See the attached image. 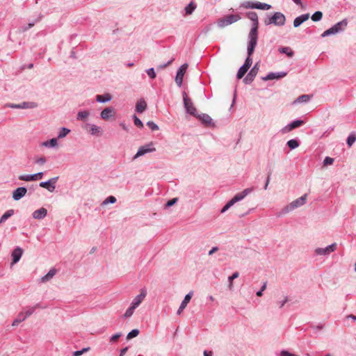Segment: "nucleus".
<instances>
[{"label": "nucleus", "mask_w": 356, "mask_h": 356, "mask_svg": "<svg viewBox=\"0 0 356 356\" xmlns=\"http://www.w3.org/2000/svg\"><path fill=\"white\" fill-rule=\"evenodd\" d=\"M246 17L252 22V27L248 33V42L247 47V58L243 65L250 68L252 64L251 56L254 52L258 41L259 18L256 12L249 11L245 13Z\"/></svg>", "instance_id": "obj_1"}, {"label": "nucleus", "mask_w": 356, "mask_h": 356, "mask_svg": "<svg viewBox=\"0 0 356 356\" xmlns=\"http://www.w3.org/2000/svg\"><path fill=\"white\" fill-rule=\"evenodd\" d=\"M265 26L274 25L275 26H283L286 24V17L281 12L268 13L264 19Z\"/></svg>", "instance_id": "obj_2"}, {"label": "nucleus", "mask_w": 356, "mask_h": 356, "mask_svg": "<svg viewBox=\"0 0 356 356\" xmlns=\"http://www.w3.org/2000/svg\"><path fill=\"white\" fill-rule=\"evenodd\" d=\"M307 194L305 193L303 195H302L300 197L293 200L290 204L284 207L281 211L280 212L279 216H283L286 214L287 213L300 207L301 206L304 205L306 203Z\"/></svg>", "instance_id": "obj_3"}, {"label": "nucleus", "mask_w": 356, "mask_h": 356, "mask_svg": "<svg viewBox=\"0 0 356 356\" xmlns=\"http://www.w3.org/2000/svg\"><path fill=\"white\" fill-rule=\"evenodd\" d=\"M239 19H241V17L238 15H227L222 18H220L218 20L217 24L219 27L224 28L228 25L238 22Z\"/></svg>", "instance_id": "obj_4"}, {"label": "nucleus", "mask_w": 356, "mask_h": 356, "mask_svg": "<svg viewBox=\"0 0 356 356\" xmlns=\"http://www.w3.org/2000/svg\"><path fill=\"white\" fill-rule=\"evenodd\" d=\"M183 101L186 112L195 117V115H196L197 113V111L194 106L192 100L188 97L185 91L183 92Z\"/></svg>", "instance_id": "obj_5"}, {"label": "nucleus", "mask_w": 356, "mask_h": 356, "mask_svg": "<svg viewBox=\"0 0 356 356\" xmlns=\"http://www.w3.org/2000/svg\"><path fill=\"white\" fill-rule=\"evenodd\" d=\"M156 151V149L154 146V143L152 142L145 144L140 147L136 152V154L134 156V159H136L140 156L145 155L147 153H150Z\"/></svg>", "instance_id": "obj_6"}, {"label": "nucleus", "mask_w": 356, "mask_h": 356, "mask_svg": "<svg viewBox=\"0 0 356 356\" xmlns=\"http://www.w3.org/2000/svg\"><path fill=\"white\" fill-rule=\"evenodd\" d=\"M58 177H52L47 181H41L39 186L47 189L49 192L53 193L56 189V184L58 180Z\"/></svg>", "instance_id": "obj_7"}, {"label": "nucleus", "mask_w": 356, "mask_h": 356, "mask_svg": "<svg viewBox=\"0 0 356 356\" xmlns=\"http://www.w3.org/2000/svg\"><path fill=\"white\" fill-rule=\"evenodd\" d=\"M337 249V243H333L325 248H317L314 250L316 255L328 256Z\"/></svg>", "instance_id": "obj_8"}, {"label": "nucleus", "mask_w": 356, "mask_h": 356, "mask_svg": "<svg viewBox=\"0 0 356 356\" xmlns=\"http://www.w3.org/2000/svg\"><path fill=\"white\" fill-rule=\"evenodd\" d=\"M195 118L198 119L202 124L207 127H214L215 123L213 121V119L207 113H201L198 114L197 113L196 115H195Z\"/></svg>", "instance_id": "obj_9"}, {"label": "nucleus", "mask_w": 356, "mask_h": 356, "mask_svg": "<svg viewBox=\"0 0 356 356\" xmlns=\"http://www.w3.org/2000/svg\"><path fill=\"white\" fill-rule=\"evenodd\" d=\"M259 70V63H257L249 71L246 76L243 79V81L245 84H250L254 79Z\"/></svg>", "instance_id": "obj_10"}, {"label": "nucleus", "mask_w": 356, "mask_h": 356, "mask_svg": "<svg viewBox=\"0 0 356 356\" xmlns=\"http://www.w3.org/2000/svg\"><path fill=\"white\" fill-rule=\"evenodd\" d=\"M187 68H188V64L187 63H184L183 65H181L177 70V73H176V76H175V82L177 83V85L179 86V87H181L182 86V83H183V78H184V76L187 70Z\"/></svg>", "instance_id": "obj_11"}, {"label": "nucleus", "mask_w": 356, "mask_h": 356, "mask_svg": "<svg viewBox=\"0 0 356 356\" xmlns=\"http://www.w3.org/2000/svg\"><path fill=\"white\" fill-rule=\"evenodd\" d=\"M305 124V122L302 120L300 119H296L291 122L289 123L287 125L284 127L281 131L283 134L288 133L296 128H298L301 126H302Z\"/></svg>", "instance_id": "obj_12"}, {"label": "nucleus", "mask_w": 356, "mask_h": 356, "mask_svg": "<svg viewBox=\"0 0 356 356\" xmlns=\"http://www.w3.org/2000/svg\"><path fill=\"white\" fill-rule=\"evenodd\" d=\"M43 175H44L43 172H39L35 173V174L19 175L18 179L21 181H37L38 179H42Z\"/></svg>", "instance_id": "obj_13"}, {"label": "nucleus", "mask_w": 356, "mask_h": 356, "mask_svg": "<svg viewBox=\"0 0 356 356\" xmlns=\"http://www.w3.org/2000/svg\"><path fill=\"white\" fill-rule=\"evenodd\" d=\"M287 75L286 72H269L266 76L262 77L264 81L279 80Z\"/></svg>", "instance_id": "obj_14"}, {"label": "nucleus", "mask_w": 356, "mask_h": 356, "mask_svg": "<svg viewBox=\"0 0 356 356\" xmlns=\"http://www.w3.org/2000/svg\"><path fill=\"white\" fill-rule=\"evenodd\" d=\"M147 296V290L145 288L140 289V294L134 298L131 302V305L137 308L143 302L145 296Z\"/></svg>", "instance_id": "obj_15"}, {"label": "nucleus", "mask_w": 356, "mask_h": 356, "mask_svg": "<svg viewBox=\"0 0 356 356\" xmlns=\"http://www.w3.org/2000/svg\"><path fill=\"white\" fill-rule=\"evenodd\" d=\"M26 193L27 188L26 187H18L13 191L12 197L15 201H18L24 197Z\"/></svg>", "instance_id": "obj_16"}, {"label": "nucleus", "mask_w": 356, "mask_h": 356, "mask_svg": "<svg viewBox=\"0 0 356 356\" xmlns=\"http://www.w3.org/2000/svg\"><path fill=\"white\" fill-rule=\"evenodd\" d=\"M23 254V250L20 247H16L11 253L12 265L17 264L21 259Z\"/></svg>", "instance_id": "obj_17"}, {"label": "nucleus", "mask_w": 356, "mask_h": 356, "mask_svg": "<svg viewBox=\"0 0 356 356\" xmlns=\"http://www.w3.org/2000/svg\"><path fill=\"white\" fill-rule=\"evenodd\" d=\"M193 294V292L191 291L185 296L184 300L181 302V305H179V307L177 312V314L178 315H180L183 310L186 307L188 303L191 301L192 298Z\"/></svg>", "instance_id": "obj_18"}, {"label": "nucleus", "mask_w": 356, "mask_h": 356, "mask_svg": "<svg viewBox=\"0 0 356 356\" xmlns=\"http://www.w3.org/2000/svg\"><path fill=\"white\" fill-rule=\"evenodd\" d=\"M253 188H247L244 189L243 191L236 193L233 199L234 200V202H238L241 200H243L247 195L250 194L253 191Z\"/></svg>", "instance_id": "obj_19"}, {"label": "nucleus", "mask_w": 356, "mask_h": 356, "mask_svg": "<svg viewBox=\"0 0 356 356\" xmlns=\"http://www.w3.org/2000/svg\"><path fill=\"white\" fill-rule=\"evenodd\" d=\"M310 15L309 13L302 14L297 17H296L293 20V26L295 28L299 27L302 23L309 19Z\"/></svg>", "instance_id": "obj_20"}, {"label": "nucleus", "mask_w": 356, "mask_h": 356, "mask_svg": "<svg viewBox=\"0 0 356 356\" xmlns=\"http://www.w3.org/2000/svg\"><path fill=\"white\" fill-rule=\"evenodd\" d=\"M115 113V109L112 106L105 108L100 113V117L104 120H108Z\"/></svg>", "instance_id": "obj_21"}, {"label": "nucleus", "mask_w": 356, "mask_h": 356, "mask_svg": "<svg viewBox=\"0 0 356 356\" xmlns=\"http://www.w3.org/2000/svg\"><path fill=\"white\" fill-rule=\"evenodd\" d=\"M47 215V210L44 207H41L39 209L35 210L32 214L33 218L38 220L44 218Z\"/></svg>", "instance_id": "obj_22"}, {"label": "nucleus", "mask_w": 356, "mask_h": 356, "mask_svg": "<svg viewBox=\"0 0 356 356\" xmlns=\"http://www.w3.org/2000/svg\"><path fill=\"white\" fill-rule=\"evenodd\" d=\"M348 25V21L346 19H343V20L337 22V24H334L332 26L336 31L337 33H341L344 31L346 27Z\"/></svg>", "instance_id": "obj_23"}, {"label": "nucleus", "mask_w": 356, "mask_h": 356, "mask_svg": "<svg viewBox=\"0 0 356 356\" xmlns=\"http://www.w3.org/2000/svg\"><path fill=\"white\" fill-rule=\"evenodd\" d=\"M112 99V95L110 93L96 95V101L99 103H106Z\"/></svg>", "instance_id": "obj_24"}, {"label": "nucleus", "mask_w": 356, "mask_h": 356, "mask_svg": "<svg viewBox=\"0 0 356 356\" xmlns=\"http://www.w3.org/2000/svg\"><path fill=\"white\" fill-rule=\"evenodd\" d=\"M147 103L143 99H140L136 104V111L143 113L147 109Z\"/></svg>", "instance_id": "obj_25"}, {"label": "nucleus", "mask_w": 356, "mask_h": 356, "mask_svg": "<svg viewBox=\"0 0 356 356\" xmlns=\"http://www.w3.org/2000/svg\"><path fill=\"white\" fill-rule=\"evenodd\" d=\"M280 54H286L289 58H292L294 56V51L289 47H280L278 48Z\"/></svg>", "instance_id": "obj_26"}, {"label": "nucleus", "mask_w": 356, "mask_h": 356, "mask_svg": "<svg viewBox=\"0 0 356 356\" xmlns=\"http://www.w3.org/2000/svg\"><path fill=\"white\" fill-rule=\"evenodd\" d=\"M42 145L44 147H49V148L56 147L58 145L57 138H51L50 140L44 141L42 143Z\"/></svg>", "instance_id": "obj_27"}, {"label": "nucleus", "mask_w": 356, "mask_h": 356, "mask_svg": "<svg viewBox=\"0 0 356 356\" xmlns=\"http://www.w3.org/2000/svg\"><path fill=\"white\" fill-rule=\"evenodd\" d=\"M256 3H257V1H243L240 4L239 8H243L245 9H256V8H257Z\"/></svg>", "instance_id": "obj_28"}, {"label": "nucleus", "mask_w": 356, "mask_h": 356, "mask_svg": "<svg viewBox=\"0 0 356 356\" xmlns=\"http://www.w3.org/2000/svg\"><path fill=\"white\" fill-rule=\"evenodd\" d=\"M15 213V210L11 209L7 210L1 217L0 223L6 222L8 218L13 216Z\"/></svg>", "instance_id": "obj_29"}, {"label": "nucleus", "mask_w": 356, "mask_h": 356, "mask_svg": "<svg viewBox=\"0 0 356 356\" xmlns=\"http://www.w3.org/2000/svg\"><path fill=\"white\" fill-rule=\"evenodd\" d=\"M56 270L55 268H51L46 275H44V276H42L41 277V282H45L49 280L56 275Z\"/></svg>", "instance_id": "obj_30"}, {"label": "nucleus", "mask_w": 356, "mask_h": 356, "mask_svg": "<svg viewBox=\"0 0 356 356\" xmlns=\"http://www.w3.org/2000/svg\"><path fill=\"white\" fill-rule=\"evenodd\" d=\"M286 145L291 150H293L300 146V141L298 138L291 139L287 141Z\"/></svg>", "instance_id": "obj_31"}, {"label": "nucleus", "mask_w": 356, "mask_h": 356, "mask_svg": "<svg viewBox=\"0 0 356 356\" xmlns=\"http://www.w3.org/2000/svg\"><path fill=\"white\" fill-rule=\"evenodd\" d=\"M312 95H302L299 96L295 101L294 104H298V103H307L309 102V100L312 98Z\"/></svg>", "instance_id": "obj_32"}, {"label": "nucleus", "mask_w": 356, "mask_h": 356, "mask_svg": "<svg viewBox=\"0 0 356 356\" xmlns=\"http://www.w3.org/2000/svg\"><path fill=\"white\" fill-rule=\"evenodd\" d=\"M88 132L92 136H100L102 134L101 128L95 124H91Z\"/></svg>", "instance_id": "obj_33"}, {"label": "nucleus", "mask_w": 356, "mask_h": 356, "mask_svg": "<svg viewBox=\"0 0 356 356\" xmlns=\"http://www.w3.org/2000/svg\"><path fill=\"white\" fill-rule=\"evenodd\" d=\"M21 109L35 108L38 104L34 102H23L20 103Z\"/></svg>", "instance_id": "obj_34"}, {"label": "nucleus", "mask_w": 356, "mask_h": 356, "mask_svg": "<svg viewBox=\"0 0 356 356\" xmlns=\"http://www.w3.org/2000/svg\"><path fill=\"white\" fill-rule=\"evenodd\" d=\"M42 17H43V15L42 14H39L38 18L35 20H34L32 22L29 23L27 26H24L22 27V31H24V32L26 31L29 29L32 28L35 25V24L40 22Z\"/></svg>", "instance_id": "obj_35"}, {"label": "nucleus", "mask_w": 356, "mask_h": 356, "mask_svg": "<svg viewBox=\"0 0 356 356\" xmlns=\"http://www.w3.org/2000/svg\"><path fill=\"white\" fill-rule=\"evenodd\" d=\"M248 70H249V68L248 67H245L243 65L242 66H241L237 72V74H236L237 79H242L244 76V75L246 74V72H248Z\"/></svg>", "instance_id": "obj_36"}, {"label": "nucleus", "mask_w": 356, "mask_h": 356, "mask_svg": "<svg viewBox=\"0 0 356 356\" xmlns=\"http://www.w3.org/2000/svg\"><path fill=\"white\" fill-rule=\"evenodd\" d=\"M356 141V134L351 132L346 139L347 145L350 147Z\"/></svg>", "instance_id": "obj_37"}, {"label": "nucleus", "mask_w": 356, "mask_h": 356, "mask_svg": "<svg viewBox=\"0 0 356 356\" xmlns=\"http://www.w3.org/2000/svg\"><path fill=\"white\" fill-rule=\"evenodd\" d=\"M90 115V113L87 110L84 111H80L78 112L76 115V120H84L86 118H87Z\"/></svg>", "instance_id": "obj_38"}, {"label": "nucleus", "mask_w": 356, "mask_h": 356, "mask_svg": "<svg viewBox=\"0 0 356 356\" xmlns=\"http://www.w3.org/2000/svg\"><path fill=\"white\" fill-rule=\"evenodd\" d=\"M196 8V5L193 1H191L186 7L185 12L186 15H191Z\"/></svg>", "instance_id": "obj_39"}, {"label": "nucleus", "mask_w": 356, "mask_h": 356, "mask_svg": "<svg viewBox=\"0 0 356 356\" xmlns=\"http://www.w3.org/2000/svg\"><path fill=\"white\" fill-rule=\"evenodd\" d=\"M26 320V316H24V312H20L17 318L13 321L12 325L13 326H17L21 322Z\"/></svg>", "instance_id": "obj_40"}, {"label": "nucleus", "mask_w": 356, "mask_h": 356, "mask_svg": "<svg viewBox=\"0 0 356 356\" xmlns=\"http://www.w3.org/2000/svg\"><path fill=\"white\" fill-rule=\"evenodd\" d=\"M71 131V130L68 128H66V127H61L58 131V139H60V138H65L70 132Z\"/></svg>", "instance_id": "obj_41"}, {"label": "nucleus", "mask_w": 356, "mask_h": 356, "mask_svg": "<svg viewBox=\"0 0 356 356\" xmlns=\"http://www.w3.org/2000/svg\"><path fill=\"white\" fill-rule=\"evenodd\" d=\"M256 6H257L256 9H259V10H268L272 8L271 5H270V4H268L266 3H261V2H259V1H257Z\"/></svg>", "instance_id": "obj_42"}, {"label": "nucleus", "mask_w": 356, "mask_h": 356, "mask_svg": "<svg viewBox=\"0 0 356 356\" xmlns=\"http://www.w3.org/2000/svg\"><path fill=\"white\" fill-rule=\"evenodd\" d=\"M323 17V13L321 11H316L311 16V19L314 22H319Z\"/></svg>", "instance_id": "obj_43"}, {"label": "nucleus", "mask_w": 356, "mask_h": 356, "mask_svg": "<svg viewBox=\"0 0 356 356\" xmlns=\"http://www.w3.org/2000/svg\"><path fill=\"white\" fill-rule=\"evenodd\" d=\"M337 33L336 32V31L334 30V29L333 28V26H331L330 29L325 30L322 34H321V37L322 38H325V37H327V36H330V35H335L337 34Z\"/></svg>", "instance_id": "obj_44"}, {"label": "nucleus", "mask_w": 356, "mask_h": 356, "mask_svg": "<svg viewBox=\"0 0 356 356\" xmlns=\"http://www.w3.org/2000/svg\"><path fill=\"white\" fill-rule=\"evenodd\" d=\"M140 333L139 330L134 329L131 330L127 335V339L130 340L134 337H136Z\"/></svg>", "instance_id": "obj_45"}, {"label": "nucleus", "mask_w": 356, "mask_h": 356, "mask_svg": "<svg viewBox=\"0 0 356 356\" xmlns=\"http://www.w3.org/2000/svg\"><path fill=\"white\" fill-rule=\"evenodd\" d=\"M136 308H135L134 307H133L132 305H130V306L128 307V309L126 310L125 313L124 314V318H129L131 317L134 312V310L136 309Z\"/></svg>", "instance_id": "obj_46"}, {"label": "nucleus", "mask_w": 356, "mask_h": 356, "mask_svg": "<svg viewBox=\"0 0 356 356\" xmlns=\"http://www.w3.org/2000/svg\"><path fill=\"white\" fill-rule=\"evenodd\" d=\"M133 120L135 126L140 129L143 128L144 126L143 122L136 115H133Z\"/></svg>", "instance_id": "obj_47"}, {"label": "nucleus", "mask_w": 356, "mask_h": 356, "mask_svg": "<svg viewBox=\"0 0 356 356\" xmlns=\"http://www.w3.org/2000/svg\"><path fill=\"white\" fill-rule=\"evenodd\" d=\"M238 276H239L238 272L236 271V272L233 273L232 275L228 277V281L229 282V289H232L233 280L236 279L237 277H238Z\"/></svg>", "instance_id": "obj_48"}, {"label": "nucleus", "mask_w": 356, "mask_h": 356, "mask_svg": "<svg viewBox=\"0 0 356 356\" xmlns=\"http://www.w3.org/2000/svg\"><path fill=\"white\" fill-rule=\"evenodd\" d=\"M90 350V347L83 348L81 350L74 351L72 353V356H81L83 353L88 352Z\"/></svg>", "instance_id": "obj_49"}, {"label": "nucleus", "mask_w": 356, "mask_h": 356, "mask_svg": "<svg viewBox=\"0 0 356 356\" xmlns=\"http://www.w3.org/2000/svg\"><path fill=\"white\" fill-rule=\"evenodd\" d=\"M146 72L151 79H154L156 76V72L154 67H150L146 70Z\"/></svg>", "instance_id": "obj_50"}, {"label": "nucleus", "mask_w": 356, "mask_h": 356, "mask_svg": "<svg viewBox=\"0 0 356 356\" xmlns=\"http://www.w3.org/2000/svg\"><path fill=\"white\" fill-rule=\"evenodd\" d=\"M178 200L177 197L172 198L171 200H169L167 201V202L165 204V209H168L175 204Z\"/></svg>", "instance_id": "obj_51"}, {"label": "nucleus", "mask_w": 356, "mask_h": 356, "mask_svg": "<svg viewBox=\"0 0 356 356\" xmlns=\"http://www.w3.org/2000/svg\"><path fill=\"white\" fill-rule=\"evenodd\" d=\"M147 125L152 131H157L159 129V126L153 121H148Z\"/></svg>", "instance_id": "obj_52"}, {"label": "nucleus", "mask_w": 356, "mask_h": 356, "mask_svg": "<svg viewBox=\"0 0 356 356\" xmlns=\"http://www.w3.org/2000/svg\"><path fill=\"white\" fill-rule=\"evenodd\" d=\"M122 334L121 332H117L115 334L112 335L109 339L110 343H115L116 341H118L120 337H122Z\"/></svg>", "instance_id": "obj_53"}, {"label": "nucleus", "mask_w": 356, "mask_h": 356, "mask_svg": "<svg viewBox=\"0 0 356 356\" xmlns=\"http://www.w3.org/2000/svg\"><path fill=\"white\" fill-rule=\"evenodd\" d=\"M35 311V307H29L25 312H24V316H26V319L32 315Z\"/></svg>", "instance_id": "obj_54"}, {"label": "nucleus", "mask_w": 356, "mask_h": 356, "mask_svg": "<svg viewBox=\"0 0 356 356\" xmlns=\"http://www.w3.org/2000/svg\"><path fill=\"white\" fill-rule=\"evenodd\" d=\"M116 200H117L114 196L110 195L103 202V204H113L116 202Z\"/></svg>", "instance_id": "obj_55"}, {"label": "nucleus", "mask_w": 356, "mask_h": 356, "mask_svg": "<svg viewBox=\"0 0 356 356\" xmlns=\"http://www.w3.org/2000/svg\"><path fill=\"white\" fill-rule=\"evenodd\" d=\"M271 175H272V170L269 168L268 169V175H267V177H266V183H265V185L264 186V188L265 190H267V188H268V184H269V182H270V180Z\"/></svg>", "instance_id": "obj_56"}, {"label": "nucleus", "mask_w": 356, "mask_h": 356, "mask_svg": "<svg viewBox=\"0 0 356 356\" xmlns=\"http://www.w3.org/2000/svg\"><path fill=\"white\" fill-rule=\"evenodd\" d=\"M334 162V159L330 156H326L323 160V165L327 166L332 165Z\"/></svg>", "instance_id": "obj_57"}, {"label": "nucleus", "mask_w": 356, "mask_h": 356, "mask_svg": "<svg viewBox=\"0 0 356 356\" xmlns=\"http://www.w3.org/2000/svg\"><path fill=\"white\" fill-rule=\"evenodd\" d=\"M47 162V159L44 156H41L35 161V163L39 165H43Z\"/></svg>", "instance_id": "obj_58"}, {"label": "nucleus", "mask_w": 356, "mask_h": 356, "mask_svg": "<svg viewBox=\"0 0 356 356\" xmlns=\"http://www.w3.org/2000/svg\"><path fill=\"white\" fill-rule=\"evenodd\" d=\"M280 355L281 356H298L296 354L291 353H290L289 351H288L286 350H281Z\"/></svg>", "instance_id": "obj_59"}, {"label": "nucleus", "mask_w": 356, "mask_h": 356, "mask_svg": "<svg viewBox=\"0 0 356 356\" xmlns=\"http://www.w3.org/2000/svg\"><path fill=\"white\" fill-rule=\"evenodd\" d=\"M173 59H171L170 60H169L168 62L165 63H163V64H161L159 66V69H163L166 67H168L169 65H170L172 62Z\"/></svg>", "instance_id": "obj_60"}, {"label": "nucleus", "mask_w": 356, "mask_h": 356, "mask_svg": "<svg viewBox=\"0 0 356 356\" xmlns=\"http://www.w3.org/2000/svg\"><path fill=\"white\" fill-rule=\"evenodd\" d=\"M289 299H288V297H285L284 299L282 301H280L278 302L279 305H280V308H282L284 307V305L288 302Z\"/></svg>", "instance_id": "obj_61"}, {"label": "nucleus", "mask_w": 356, "mask_h": 356, "mask_svg": "<svg viewBox=\"0 0 356 356\" xmlns=\"http://www.w3.org/2000/svg\"><path fill=\"white\" fill-rule=\"evenodd\" d=\"M218 250V247L217 246H215V247H213L209 251V253L208 254L209 256L212 255L213 254H214L216 252H217Z\"/></svg>", "instance_id": "obj_62"}, {"label": "nucleus", "mask_w": 356, "mask_h": 356, "mask_svg": "<svg viewBox=\"0 0 356 356\" xmlns=\"http://www.w3.org/2000/svg\"><path fill=\"white\" fill-rule=\"evenodd\" d=\"M129 349V346H126L120 350L119 356H124V354L127 352Z\"/></svg>", "instance_id": "obj_63"}, {"label": "nucleus", "mask_w": 356, "mask_h": 356, "mask_svg": "<svg viewBox=\"0 0 356 356\" xmlns=\"http://www.w3.org/2000/svg\"><path fill=\"white\" fill-rule=\"evenodd\" d=\"M313 329H316V330H322L323 329L324 327V324L323 323H319L317 325H312L311 326Z\"/></svg>", "instance_id": "obj_64"}]
</instances>
